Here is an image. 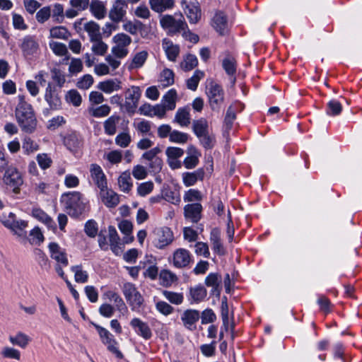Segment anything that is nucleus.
<instances>
[{
  "mask_svg": "<svg viewBox=\"0 0 362 362\" xmlns=\"http://www.w3.org/2000/svg\"><path fill=\"white\" fill-rule=\"evenodd\" d=\"M45 100L52 109L57 110L61 105V100L56 93L55 88L48 83L45 89Z\"/></svg>",
  "mask_w": 362,
  "mask_h": 362,
  "instance_id": "23",
  "label": "nucleus"
},
{
  "mask_svg": "<svg viewBox=\"0 0 362 362\" xmlns=\"http://www.w3.org/2000/svg\"><path fill=\"white\" fill-rule=\"evenodd\" d=\"M100 197L103 202L107 207H115L119 204L118 195L111 189H108L107 186L100 189Z\"/></svg>",
  "mask_w": 362,
  "mask_h": 362,
  "instance_id": "24",
  "label": "nucleus"
},
{
  "mask_svg": "<svg viewBox=\"0 0 362 362\" xmlns=\"http://www.w3.org/2000/svg\"><path fill=\"white\" fill-rule=\"evenodd\" d=\"M43 240V234L38 227L34 228L30 232V241L33 245H39Z\"/></svg>",
  "mask_w": 362,
  "mask_h": 362,
  "instance_id": "62",
  "label": "nucleus"
},
{
  "mask_svg": "<svg viewBox=\"0 0 362 362\" xmlns=\"http://www.w3.org/2000/svg\"><path fill=\"white\" fill-rule=\"evenodd\" d=\"M104 296L109 300L114 302L116 308L119 310H122L123 309L127 308L124 300H122V298L120 297V296L117 293H116L113 291H108L105 292Z\"/></svg>",
  "mask_w": 362,
  "mask_h": 362,
  "instance_id": "42",
  "label": "nucleus"
},
{
  "mask_svg": "<svg viewBox=\"0 0 362 362\" xmlns=\"http://www.w3.org/2000/svg\"><path fill=\"white\" fill-rule=\"evenodd\" d=\"M90 0H69V5L71 6L65 12V16L68 18L76 17L79 13L88 8Z\"/></svg>",
  "mask_w": 362,
  "mask_h": 362,
  "instance_id": "15",
  "label": "nucleus"
},
{
  "mask_svg": "<svg viewBox=\"0 0 362 362\" xmlns=\"http://www.w3.org/2000/svg\"><path fill=\"white\" fill-rule=\"evenodd\" d=\"M36 160L42 170H46L50 168L52 163L51 157L47 153H39L36 156Z\"/></svg>",
  "mask_w": 362,
  "mask_h": 362,
  "instance_id": "55",
  "label": "nucleus"
},
{
  "mask_svg": "<svg viewBox=\"0 0 362 362\" xmlns=\"http://www.w3.org/2000/svg\"><path fill=\"white\" fill-rule=\"evenodd\" d=\"M49 36L52 38L66 40L70 36V33L64 26H55L49 30Z\"/></svg>",
  "mask_w": 362,
  "mask_h": 362,
  "instance_id": "45",
  "label": "nucleus"
},
{
  "mask_svg": "<svg viewBox=\"0 0 362 362\" xmlns=\"http://www.w3.org/2000/svg\"><path fill=\"white\" fill-rule=\"evenodd\" d=\"M4 182L14 194L20 192V187L23 185V178L18 170L13 166L6 168L4 175Z\"/></svg>",
  "mask_w": 362,
  "mask_h": 362,
  "instance_id": "7",
  "label": "nucleus"
},
{
  "mask_svg": "<svg viewBox=\"0 0 362 362\" xmlns=\"http://www.w3.org/2000/svg\"><path fill=\"white\" fill-rule=\"evenodd\" d=\"M94 326L98 332L102 342L107 346L108 351L117 358H122V354L118 349L117 342L114 336L107 329L98 325H94Z\"/></svg>",
  "mask_w": 362,
  "mask_h": 362,
  "instance_id": "6",
  "label": "nucleus"
},
{
  "mask_svg": "<svg viewBox=\"0 0 362 362\" xmlns=\"http://www.w3.org/2000/svg\"><path fill=\"white\" fill-rule=\"evenodd\" d=\"M160 283L163 286L169 287L177 281V276L169 270L164 269L159 274Z\"/></svg>",
  "mask_w": 362,
  "mask_h": 362,
  "instance_id": "35",
  "label": "nucleus"
},
{
  "mask_svg": "<svg viewBox=\"0 0 362 362\" xmlns=\"http://www.w3.org/2000/svg\"><path fill=\"white\" fill-rule=\"evenodd\" d=\"M204 72L200 70H196L193 76L187 81V86L192 90L197 88L199 81L204 77Z\"/></svg>",
  "mask_w": 362,
  "mask_h": 362,
  "instance_id": "49",
  "label": "nucleus"
},
{
  "mask_svg": "<svg viewBox=\"0 0 362 362\" xmlns=\"http://www.w3.org/2000/svg\"><path fill=\"white\" fill-rule=\"evenodd\" d=\"M177 92L175 89L169 90L163 97L161 103L168 110H173L176 107Z\"/></svg>",
  "mask_w": 362,
  "mask_h": 362,
  "instance_id": "33",
  "label": "nucleus"
},
{
  "mask_svg": "<svg viewBox=\"0 0 362 362\" xmlns=\"http://www.w3.org/2000/svg\"><path fill=\"white\" fill-rule=\"evenodd\" d=\"M118 185L119 189L126 193L132 189L133 182L131 174L129 171H124L119 175L118 178Z\"/></svg>",
  "mask_w": 362,
  "mask_h": 362,
  "instance_id": "32",
  "label": "nucleus"
},
{
  "mask_svg": "<svg viewBox=\"0 0 362 362\" xmlns=\"http://www.w3.org/2000/svg\"><path fill=\"white\" fill-rule=\"evenodd\" d=\"M211 25L220 35L228 32V18L226 15L221 11H216L211 19Z\"/></svg>",
  "mask_w": 362,
  "mask_h": 362,
  "instance_id": "14",
  "label": "nucleus"
},
{
  "mask_svg": "<svg viewBox=\"0 0 362 362\" xmlns=\"http://www.w3.org/2000/svg\"><path fill=\"white\" fill-rule=\"evenodd\" d=\"M160 25L168 35H171L185 30L187 28L182 15L178 18L176 16L163 15L160 18Z\"/></svg>",
  "mask_w": 362,
  "mask_h": 362,
  "instance_id": "3",
  "label": "nucleus"
},
{
  "mask_svg": "<svg viewBox=\"0 0 362 362\" xmlns=\"http://www.w3.org/2000/svg\"><path fill=\"white\" fill-rule=\"evenodd\" d=\"M119 120L118 117L111 116L104 122L105 132L108 135H113L116 132V124Z\"/></svg>",
  "mask_w": 362,
  "mask_h": 362,
  "instance_id": "53",
  "label": "nucleus"
},
{
  "mask_svg": "<svg viewBox=\"0 0 362 362\" xmlns=\"http://www.w3.org/2000/svg\"><path fill=\"white\" fill-rule=\"evenodd\" d=\"M163 295L168 301L175 305H180L184 300V296L180 293L163 291Z\"/></svg>",
  "mask_w": 362,
  "mask_h": 362,
  "instance_id": "50",
  "label": "nucleus"
},
{
  "mask_svg": "<svg viewBox=\"0 0 362 362\" xmlns=\"http://www.w3.org/2000/svg\"><path fill=\"white\" fill-rule=\"evenodd\" d=\"M90 172L93 182L100 189L107 186L105 175L100 165L92 164L90 168Z\"/></svg>",
  "mask_w": 362,
  "mask_h": 362,
  "instance_id": "22",
  "label": "nucleus"
},
{
  "mask_svg": "<svg viewBox=\"0 0 362 362\" xmlns=\"http://www.w3.org/2000/svg\"><path fill=\"white\" fill-rule=\"evenodd\" d=\"M173 240V235L168 227L158 228L153 231V241L157 247L168 245Z\"/></svg>",
  "mask_w": 362,
  "mask_h": 362,
  "instance_id": "11",
  "label": "nucleus"
},
{
  "mask_svg": "<svg viewBox=\"0 0 362 362\" xmlns=\"http://www.w3.org/2000/svg\"><path fill=\"white\" fill-rule=\"evenodd\" d=\"M83 30L87 32L90 41L101 37L99 25L93 21L86 22L83 25Z\"/></svg>",
  "mask_w": 362,
  "mask_h": 362,
  "instance_id": "31",
  "label": "nucleus"
},
{
  "mask_svg": "<svg viewBox=\"0 0 362 362\" xmlns=\"http://www.w3.org/2000/svg\"><path fill=\"white\" fill-rule=\"evenodd\" d=\"M143 26L144 24L139 21H126L122 25L123 29L132 35L137 34L139 30L141 29Z\"/></svg>",
  "mask_w": 362,
  "mask_h": 362,
  "instance_id": "52",
  "label": "nucleus"
},
{
  "mask_svg": "<svg viewBox=\"0 0 362 362\" xmlns=\"http://www.w3.org/2000/svg\"><path fill=\"white\" fill-rule=\"evenodd\" d=\"M154 188V184L151 181L144 182L137 187V194L141 197H146L149 194Z\"/></svg>",
  "mask_w": 362,
  "mask_h": 362,
  "instance_id": "58",
  "label": "nucleus"
},
{
  "mask_svg": "<svg viewBox=\"0 0 362 362\" xmlns=\"http://www.w3.org/2000/svg\"><path fill=\"white\" fill-rule=\"evenodd\" d=\"M108 241L111 247H117L120 245V239L114 226L108 227Z\"/></svg>",
  "mask_w": 362,
  "mask_h": 362,
  "instance_id": "61",
  "label": "nucleus"
},
{
  "mask_svg": "<svg viewBox=\"0 0 362 362\" xmlns=\"http://www.w3.org/2000/svg\"><path fill=\"white\" fill-rule=\"evenodd\" d=\"M199 318V312L194 309L185 310L182 312L180 316V320L183 326L190 331H193L196 329V325Z\"/></svg>",
  "mask_w": 362,
  "mask_h": 362,
  "instance_id": "13",
  "label": "nucleus"
},
{
  "mask_svg": "<svg viewBox=\"0 0 362 362\" xmlns=\"http://www.w3.org/2000/svg\"><path fill=\"white\" fill-rule=\"evenodd\" d=\"M2 223L8 228L11 229L15 233L21 235L28 226L27 221L21 219H16V216L13 213L4 216L1 219Z\"/></svg>",
  "mask_w": 362,
  "mask_h": 362,
  "instance_id": "10",
  "label": "nucleus"
},
{
  "mask_svg": "<svg viewBox=\"0 0 362 362\" xmlns=\"http://www.w3.org/2000/svg\"><path fill=\"white\" fill-rule=\"evenodd\" d=\"M16 120L22 131L26 133H33L36 129L37 121L35 114L23 116L22 117H17Z\"/></svg>",
  "mask_w": 362,
  "mask_h": 362,
  "instance_id": "17",
  "label": "nucleus"
},
{
  "mask_svg": "<svg viewBox=\"0 0 362 362\" xmlns=\"http://www.w3.org/2000/svg\"><path fill=\"white\" fill-rule=\"evenodd\" d=\"M128 4L125 0H115L108 13L109 18L114 23H119L127 14Z\"/></svg>",
  "mask_w": 362,
  "mask_h": 362,
  "instance_id": "9",
  "label": "nucleus"
},
{
  "mask_svg": "<svg viewBox=\"0 0 362 362\" xmlns=\"http://www.w3.org/2000/svg\"><path fill=\"white\" fill-rule=\"evenodd\" d=\"M97 88L105 94H111L122 88V82L117 78H110L100 82Z\"/></svg>",
  "mask_w": 362,
  "mask_h": 362,
  "instance_id": "21",
  "label": "nucleus"
},
{
  "mask_svg": "<svg viewBox=\"0 0 362 362\" xmlns=\"http://www.w3.org/2000/svg\"><path fill=\"white\" fill-rule=\"evenodd\" d=\"M169 140L172 143L185 144L188 140V134L177 130L172 131Z\"/></svg>",
  "mask_w": 362,
  "mask_h": 362,
  "instance_id": "57",
  "label": "nucleus"
},
{
  "mask_svg": "<svg viewBox=\"0 0 362 362\" xmlns=\"http://www.w3.org/2000/svg\"><path fill=\"white\" fill-rule=\"evenodd\" d=\"M202 206L199 203L187 204L184 208L185 218L189 219L193 223H197L201 218Z\"/></svg>",
  "mask_w": 362,
  "mask_h": 362,
  "instance_id": "20",
  "label": "nucleus"
},
{
  "mask_svg": "<svg viewBox=\"0 0 362 362\" xmlns=\"http://www.w3.org/2000/svg\"><path fill=\"white\" fill-rule=\"evenodd\" d=\"M10 342L13 344L18 346L21 348H25L29 344L30 339L28 335L22 332H18L15 336L9 337Z\"/></svg>",
  "mask_w": 362,
  "mask_h": 362,
  "instance_id": "38",
  "label": "nucleus"
},
{
  "mask_svg": "<svg viewBox=\"0 0 362 362\" xmlns=\"http://www.w3.org/2000/svg\"><path fill=\"white\" fill-rule=\"evenodd\" d=\"M206 94L211 108L214 111L219 112L224 101V92L221 86L217 83H210L207 87Z\"/></svg>",
  "mask_w": 362,
  "mask_h": 362,
  "instance_id": "5",
  "label": "nucleus"
},
{
  "mask_svg": "<svg viewBox=\"0 0 362 362\" xmlns=\"http://www.w3.org/2000/svg\"><path fill=\"white\" fill-rule=\"evenodd\" d=\"M1 355L4 358L21 360V352L11 346H4L1 349Z\"/></svg>",
  "mask_w": 362,
  "mask_h": 362,
  "instance_id": "47",
  "label": "nucleus"
},
{
  "mask_svg": "<svg viewBox=\"0 0 362 362\" xmlns=\"http://www.w3.org/2000/svg\"><path fill=\"white\" fill-rule=\"evenodd\" d=\"M51 15L54 21L62 23L65 16L64 6L60 4H55L51 11Z\"/></svg>",
  "mask_w": 362,
  "mask_h": 362,
  "instance_id": "54",
  "label": "nucleus"
},
{
  "mask_svg": "<svg viewBox=\"0 0 362 362\" xmlns=\"http://www.w3.org/2000/svg\"><path fill=\"white\" fill-rule=\"evenodd\" d=\"M198 64L197 58L195 55L187 54L180 64L181 68L184 71H190L196 67Z\"/></svg>",
  "mask_w": 362,
  "mask_h": 362,
  "instance_id": "48",
  "label": "nucleus"
},
{
  "mask_svg": "<svg viewBox=\"0 0 362 362\" xmlns=\"http://www.w3.org/2000/svg\"><path fill=\"white\" fill-rule=\"evenodd\" d=\"M93 16L98 19L105 18L107 14L106 3L100 0H91L88 6Z\"/></svg>",
  "mask_w": 362,
  "mask_h": 362,
  "instance_id": "19",
  "label": "nucleus"
},
{
  "mask_svg": "<svg viewBox=\"0 0 362 362\" xmlns=\"http://www.w3.org/2000/svg\"><path fill=\"white\" fill-rule=\"evenodd\" d=\"M90 42H92L91 50L95 54L103 56L107 52L108 45L102 40L101 37Z\"/></svg>",
  "mask_w": 362,
  "mask_h": 362,
  "instance_id": "43",
  "label": "nucleus"
},
{
  "mask_svg": "<svg viewBox=\"0 0 362 362\" xmlns=\"http://www.w3.org/2000/svg\"><path fill=\"white\" fill-rule=\"evenodd\" d=\"M113 41L115 45L127 48L132 42V38L124 33H119L114 36Z\"/></svg>",
  "mask_w": 362,
  "mask_h": 362,
  "instance_id": "60",
  "label": "nucleus"
},
{
  "mask_svg": "<svg viewBox=\"0 0 362 362\" xmlns=\"http://www.w3.org/2000/svg\"><path fill=\"white\" fill-rule=\"evenodd\" d=\"M184 12L189 23L193 24L198 23L202 16L201 8L197 2L186 4Z\"/></svg>",
  "mask_w": 362,
  "mask_h": 362,
  "instance_id": "18",
  "label": "nucleus"
},
{
  "mask_svg": "<svg viewBox=\"0 0 362 362\" xmlns=\"http://www.w3.org/2000/svg\"><path fill=\"white\" fill-rule=\"evenodd\" d=\"M134 14L141 19H148L151 16V11L145 4H140L134 9Z\"/></svg>",
  "mask_w": 362,
  "mask_h": 362,
  "instance_id": "64",
  "label": "nucleus"
},
{
  "mask_svg": "<svg viewBox=\"0 0 362 362\" xmlns=\"http://www.w3.org/2000/svg\"><path fill=\"white\" fill-rule=\"evenodd\" d=\"M66 100L69 103H71L76 107L79 106L82 102V98L81 95L76 90H71L68 91L66 95Z\"/></svg>",
  "mask_w": 362,
  "mask_h": 362,
  "instance_id": "59",
  "label": "nucleus"
},
{
  "mask_svg": "<svg viewBox=\"0 0 362 362\" xmlns=\"http://www.w3.org/2000/svg\"><path fill=\"white\" fill-rule=\"evenodd\" d=\"M203 172L202 170H197L192 173H184L182 174L183 183L186 187L194 185L198 180H202Z\"/></svg>",
  "mask_w": 362,
  "mask_h": 362,
  "instance_id": "34",
  "label": "nucleus"
},
{
  "mask_svg": "<svg viewBox=\"0 0 362 362\" xmlns=\"http://www.w3.org/2000/svg\"><path fill=\"white\" fill-rule=\"evenodd\" d=\"M174 122L177 123L180 127H187L190 124L189 108H179L175 115Z\"/></svg>",
  "mask_w": 362,
  "mask_h": 362,
  "instance_id": "30",
  "label": "nucleus"
},
{
  "mask_svg": "<svg viewBox=\"0 0 362 362\" xmlns=\"http://www.w3.org/2000/svg\"><path fill=\"white\" fill-rule=\"evenodd\" d=\"M206 288L202 285H198L190 288L191 298L195 303L202 301L206 296Z\"/></svg>",
  "mask_w": 362,
  "mask_h": 362,
  "instance_id": "41",
  "label": "nucleus"
},
{
  "mask_svg": "<svg viewBox=\"0 0 362 362\" xmlns=\"http://www.w3.org/2000/svg\"><path fill=\"white\" fill-rule=\"evenodd\" d=\"M190 262L187 250H175L173 255V264L177 268L185 267Z\"/></svg>",
  "mask_w": 362,
  "mask_h": 362,
  "instance_id": "29",
  "label": "nucleus"
},
{
  "mask_svg": "<svg viewBox=\"0 0 362 362\" xmlns=\"http://www.w3.org/2000/svg\"><path fill=\"white\" fill-rule=\"evenodd\" d=\"M162 47L168 59L171 62H175L180 53L179 46L174 44L171 40L165 38L162 41Z\"/></svg>",
  "mask_w": 362,
  "mask_h": 362,
  "instance_id": "25",
  "label": "nucleus"
},
{
  "mask_svg": "<svg viewBox=\"0 0 362 362\" xmlns=\"http://www.w3.org/2000/svg\"><path fill=\"white\" fill-rule=\"evenodd\" d=\"M130 325L135 332L144 339H149L152 337V332L149 326L141 319L138 317L133 318L130 322Z\"/></svg>",
  "mask_w": 362,
  "mask_h": 362,
  "instance_id": "16",
  "label": "nucleus"
},
{
  "mask_svg": "<svg viewBox=\"0 0 362 362\" xmlns=\"http://www.w3.org/2000/svg\"><path fill=\"white\" fill-rule=\"evenodd\" d=\"M71 271L74 274V280L77 283L85 284L88 280V274L83 270L81 264L72 266Z\"/></svg>",
  "mask_w": 362,
  "mask_h": 362,
  "instance_id": "36",
  "label": "nucleus"
},
{
  "mask_svg": "<svg viewBox=\"0 0 362 362\" xmlns=\"http://www.w3.org/2000/svg\"><path fill=\"white\" fill-rule=\"evenodd\" d=\"M342 111L341 104L337 100H331L327 103V114L330 116L339 115Z\"/></svg>",
  "mask_w": 362,
  "mask_h": 362,
  "instance_id": "51",
  "label": "nucleus"
},
{
  "mask_svg": "<svg viewBox=\"0 0 362 362\" xmlns=\"http://www.w3.org/2000/svg\"><path fill=\"white\" fill-rule=\"evenodd\" d=\"M22 148L25 154L30 155L39 149V145L31 138L25 136L23 140Z\"/></svg>",
  "mask_w": 362,
  "mask_h": 362,
  "instance_id": "44",
  "label": "nucleus"
},
{
  "mask_svg": "<svg viewBox=\"0 0 362 362\" xmlns=\"http://www.w3.org/2000/svg\"><path fill=\"white\" fill-rule=\"evenodd\" d=\"M21 47L25 54L31 55L36 53L38 45L33 38L26 37L24 39Z\"/></svg>",
  "mask_w": 362,
  "mask_h": 362,
  "instance_id": "40",
  "label": "nucleus"
},
{
  "mask_svg": "<svg viewBox=\"0 0 362 362\" xmlns=\"http://www.w3.org/2000/svg\"><path fill=\"white\" fill-rule=\"evenodd\" d=\"M192 129L204 148H211L214 146L215 136L210 132L208 121L205 118L194 120Z\"/></svg>",
  "mask_w": 362,
  "mask_h": 362,
  "instance_id": "2",
  "label": "nucleus"
},
{
  "mask_svg": "<svg viewBox=\"0 0 362 362\" xmlns=\"http://www.w3.org/2000/svg\"><path fill=\"white\" fill-rule=\"evenodd\" d=\"M88 111L95 117H104L110 114V107L107 105H102L98 107L91 106L89 107Z\"/></svg>",
  "mask_w": 362,
  "mask_h": 362,
  "instance_id": "46",
  "label": "nucleus"
},
{
  "mask_svg": "<svg viewBox=\"0 0 362 362\" xmlns=\"http://www.w3.org/2000/svg\"><path fill=\"white\" fill-rule=\"evenodd\" d=\"M49 47L53 52L57 56H65L68 54L66 46L61 42H52L49 43Z\"/></svg>",
  "mask_w": 362,
  "mask_h": 362,
  "instance_id": "63",
  "label": "nucleus"
},
{
  "mask_svg": "<svg viewBox=\"0 0 362 362\" xmlns=\"http://www.w3.org/2000/svg\"><path fill=\"white\" fill-rule=\"evenodd\" d=\"M18 98V104L16 108V117L35 114L32 105L25 100L24 95H19Z\"/></svg>",
  "mask_w": 362,
  "mask_h": 362,
  "instance_id": "26",
  "label": "nucleus"
},
{
  "mask_svg": "<svg viewBox=\"0 0 362 362\" xmlns=\"http://www.w3.org/2000/svg\"><path fill=\"white\" fill-rule=\"evenodd\" d=\"M148 56L146 50L140 51L135 54L129 65L130 69H139L143 66Z\"/></svg>",
  "mask_w": 362,
  "mask_h": 362,
  "instance_id": "37",
  "label": "nucleus"
},
{
  "mask_svg": "<svg viewBox=\"0 0 362 362\" xmlns=\"http://www.w3.org/2000/svg\"><path fill=\"white\" fill-rule=\"evenodd\" d=\"M174 72L170 69H165L160 74L159 82L163 87H168L174 83Z\"/></svg>",
  "mask_w": 362,
  "mask_h": 362,
  "instance_id": "39",
  "label": "nucleus"
},
{
  "mask_svg": "<svg viewBox=\"0 0 362 362\" xmlns=\"http://www.w3.org/2000/svg\"><path fill=\"white\" fill-rule=\"evenodd\" d=\"M136 131L142 134H148L151 130V122L145 119H136L133 123Z\"/></svg>",
  "mask_w": 362,
  "mask_h": 362,
  "instance_id": "56",
  "label": "nucleus"
},
{
  "mask_svg": "<svg viewBox=\"0 0 362 362\" xmlns=\"http://www.w3.org/2000/svg\"><path fill=\"white\" fill-rule=\"evenodd\" d=\"M62 199L68 214L71 216H78L86 209L87 202L80 192H73L64 194Z\"/></svg>",
  "mask_w": 362,
  "mask_h": 362,
  "instance_id": "1",
  "label": "nucleus"
},
{
  "mask_svg": "<svg viewBox=\"0 0 362 362\" xmlns=\"http://www.w3.org/2000/svg\"><path fill=\"white\" fill-rule=\"evenodd\" d=\"M151 8L156 13H163L172 9L175 6L174 0H149Z\"/></svg>",
  "mask_w": 362,
  "mask_h": 362,
  "instance_id": "28",
  "label": "nucleus"
},
{
  "mask_svg": "<svg viewBox=\"0 0 362 362\" xmlns=\"http://www.w3.org/2000/svg\"><path fill=\"white\" fill-rule=\"evenodd\" d=\"M124 298L132 310H138L144 303V298L134 284H124L122 288Z\"/></svg>",
  "mask_w": 362,
  "mask_h": 362,
  "instance_id": "4",
  "label": "nucleus"
},
{
  "mask_svg": "<svg viewBox=\"0 0 362 362\" xmlns=\"http://www.w3.org/2000/svg\"><path fill=\"white\" fill-rule=\"evenodd\" d=\"M50 257L56 262L54 269L57 274L62 279H65L63 267L69 264L66 253L63 250H50Z\"/></svg>",
  "mask_w": 362,
  "mask_h": 362,
  "instance_id": "12",
  "label": "nucleus"
},
{
  "mask_svg": "<svg viewBox=\"0 0 362 362\" xmlns=\"http://www.w3.org/2000/svg\"><path fill=\"white\" fill-rule=\"evenodd\" d=\"M32 215L35 218L44 223L49 229L53 231L57 229L55 222L42 209H34Z\"/></svg>",
  "mask_w": 362,
  "mask_h": 362,
  "instance_id": "27",
  "label": "nucleus"
},
{
  "mask_svg": "<svg viewBox=\"0 0 362 362\" xmlns=\"http://www.w3.org/2000/svg\"><path fill=\"white\" fill-rule=\"evenodd\" d=\"M141 95V90L139 86H133L126 90L124 106L127 112H134L138 106Z\"/></svg>",
  "mask_w": 362,
  "mask_h": 362,
  "instance_id": "8",
  "label": "nucleus"
}]
</instances>
